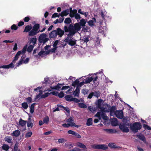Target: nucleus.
<instances>
[{
	"label": "nucleus",
	"mask_w": 151,
	"mask_h": 151,
	"mask_svg": "<svg viewBox=\"0 0 151 151\" xmlns=\"http://www.w3.org/2000/svg\"><path fill=\"white\" fill-rule=\"evenodd\" d=\"M120 129L124 132H129V129L128 127L124 124H120L119 125Z\"/></svg>",
	"instance_id": "8"
},
{
	"label": "nucleus",
	"mask_w": 151,
	"mask_h": 151,
	"mask_svg": "<svg viewBox=\"0 0 151 151\" xmlns=\"http://www.w3.org/2000/svg\"><path fill=\"white\" fill-rule=\"evenodd\" d=\"M39 41L40 42H43V44H44L48 40V38H39Z\"/></svg>",
	"instance_id": "36"
},
{
	"label": "nucleus",
	"mask_w": 151,
	"mask_h": 151,
	"mask_svg": "<svg viewBox=\"0 0 151 151\" xmlns=\"http://www.w3.org/2000/svg\"><path fill=\"white\" fill-rule=\"evenodd\" d=\"M60 16V14H58L57 13H55L52 15V18H54L56 17H59Z\"/></svg>",
	"instance_id": "52"
},
{
	"label": "nucleus",
	"mask_w": 151,
	"mask_h": 151,
	"mask_svg": "<svg viewBox=\"0 0 151 151\" xmlns=\"http://www.w3.org/2000/svg\"><path fill=\"white\" fill-rule=\"evenodd\" d=\"M33 124L32 122L31 119V118H29L27 121V126L28 127H30L32 128L33 126Z\"/></svg>",
	"instance_id": "25"
},
{
	"label": "nucleus",
	"mask_w": 151,
	"mask_h": 151,
	"mask_svg": "<svg viewBox=\"0 0 151 151\" xmlns=\"http://www.w3.org/2000/svg\"><path fill=\"white\" fill-rule=\"evenodd\" d=\"M40 28V24H35L33 26L32 29L29 32V35L33 36L37 35L40 32V30H39Z\"/></svg>",
	"instance_id": "1"
},
{
	"label": "nucleus",
	"mask_w": 151,
	"mask_h": 151,
	"mask_svg": "<svg viewBox=\"0 0 151 151\" xmlns=\"http://www.w3.org/2000/svg\"><path fill=\"white\" fill-rule=\"evenodd\" d=\"M92 148L96 149H101L105 150L107 149L108 147L107 145L104 144L96 145L95 144L92 146Z\"/></svg>",
	"instance_id": "6"
},
{
	"label": "nucleus",
	"mask_w": 151,
	"mask_h": 151,
	"mask_svg": "<svg viewBox=\"0 0 151 151\" xmlns=\"http://www.w3.org/2000/svg\"><path fill=\"white\" fill-rule=\"evenodd\" d=\"M22 107L24 109H27L28 107V105L26 102H24L22 103Z\"/></svg>",
	"instance_id": "43"
},
{
	"label": "nucleus",
	"mask_w": 151,
	"mask_h": 151,
	"mask_svg": "<svg viewBox=\"0 0 151 151\" xmlns=\"http://www.w3.org/2000/svg\"><path fill=\"white\" fill-rule=\"evenodd\" d=\"M114 114L119 119H122L123 117V114L122 111H116Z\"/></svg>",
	"instance_id": "9"
},
{
	"label": "nucleus",
	"mask_w": 151,
	"mask_h": 151,
	"mask_svg": "<svg viewBox=\"0 0 151 151\" xmlns=\"http://www.w3.org/2000/svg\"><path fill=\"white\" fill-rule=\"evenodd\" d=\"M73 98V97L70 95H67L65 97V100L69 101H72Z\"/></svg>",
	"instance_id": "27"
},
{
	"label": "nucleus",
	"mask_w": 151,
	"mask_h": 151,
	"mask_svg": "<svg viewBox=\"0 0 151 151\" xmlns=\"http://www.w3.org/2000/svg\"><path fill=\"white\" fill-rule=\"evenodd\" d=\"M32 134V132H27L25 134V137L28 138L31 137Z\"/></svg>",
	"instance_id": "49"
},
{
	"label": "nucleus",
	"mask_w": 151,
	"mask_h": 151,
	"mask_svg": "<svg viewBox=\"0 0 151 151\" xmlns=\"http://www.w3.org/2000/svg\"><path fill=\"white\" fill-rule=\"evenodd\" d=\"M32 28V25L30 24V25H27L25 26V28L23 31V32H29L31 30V29Z\"/></svg>",
	"instance_id": "16"
},
{
	"label": "nucleus",
	"mask_w": 151,
	"mask_h": 151,
	"mask_svg": "<svg viewBox=\"0 0 151 151\" xmlns=\"http://www.w3.org/2000/svg\"><path fill=\"white\" fill-rule=\"evenodd\" d=\"M88 90L83 89L82 91V92L84 95H85L88 92Z\"/></svg>",
	"instance_id": "62"
},
{
	"label": "nucleus",
	"mask_w": 151,
	"mask_h": 151,
	"mask_svg": "<svg viewBox=\"0 0 151 151\" xmlns=\"http://www.w3.org/2000/svg\"><path fill=\"white\" fill-rule=\"evenodd\" d=\"M27 48V45H26L24 46L22 50L21 51H20L21 52V54H23L24 55V54L26 52V50Z\"/></svg>",
	"instance_id": "44"
},
{
	"label": "nucleus",
	"mask_w": 151,
	"mask_h": 151,
	"mask_svg": "<svg viewBox=\"0 0 151 151\" xmlns=\"http://www.w3.org/2000/svg\"><path fill=\"white\" fill-rule=\"evenodd\" d=\"M95 116H97L100 120L101 119V117L105 120H107L108 119V117L106 116L105 113L102 111L98 112L96 114Z\"/></svg>",
	"instance_id": "5"
},
{
	"label": "nucleus",
	"mask_w": 151,
	"mask_h": 151,
	"mask_svg": "<svg viewBox=\"0 0 151 151\" xmlns=\"http://www.w3.org/2000/svg\"><path fill=\"white\" fill-rule=\"evenodd\" d=\"M20 134V131L19 130H16L14 131L13 132L12 134L11 135L16 137H18Z\"/></svg>",
	"instance_id": "20"
},
{
	"label": "nucleus",
	"mask_w": 151,
	"mask_h": 151,
	"mask_svg": "<svg viewBox=\"0 0 151 151\" xmlns=\"http://www.w3.org/2000/svg\"><path fill=\"white\" fill-rule=\"evenodd\" d=\"M74 121V119L71 117H70L68 119H67L66 120V121L67 122H68V123H69V122H73Z\"/></svg>",
	"instance_id": "55"
},
{
	"label": "nucleus",
	"mask_w": 151,
	"mask_h": 151,
	"mask_svg": "<svg viewBox=\"0 0 151 151\" xmlns=\"http://www.w3.org/2000/svg\"><path fill=\"white\" fill-rule=\"evenodd\" d=\"M65 146L66 147H68L69 149L71 147H73V145L70 143H66L65 144Z\"/></svg>",
	"instance_id": "57"
},
{
	"label": "nucleus",
	"mask_w": 151,
	"mask_h": 151,
	"mask_svg": "<svg viewBox=\"0 0 151 151\" xmlns=\"http://www.w3.org/2000/svg\"><path fill=\"white\" fill-rule=\"evenodd\" d=\"M58 96L60 98H62L64 96V93L62 91H61L59 93H58Z\"/></svg>",
	"instance_id": "56"
},
{
	"label": "nucleus",
	"mask_w": 151,
	"mask_h": 151,
	"mask_svg": "<svg viewBox=\"0 0 151 151\" xmlns=\"http://www.w3.org/2000/svg\"><path fill=\"white\" fill-rule=\"evenodd\" d=\"M49 38H55L57 35V30L52 31L49 35Z\"/></svg>",
	"instance_id": "12"
},
{
	"label": "nucleus",
	"mask_w": 151,
	"mask_h": 151,
	"mask_svg": "<svg viewBox=\"0 0 151 151\" xmlns=\"http://www.w3.org/2000/svg\"><path fill=\"white\" fill-rule=\"evenodd\" d=\"M74 30L77 32L81 29V26L78 23H76L74 25Z\"/></svg>",
	"instance_id": "15"
},
{
	"label": "nucleus",
	"mask_w": 151,
	"mask_h": 151,
	"mask_svg": "<svg viewBox=\"0 0 151 151\" xmlns=\"http://www.w3.org/2000/svg\"><path fill=\"white\" fill-rule=\"evenodd\" d=\"M57 35H58L60 37H61L64 33V31L60 28L57 29Z\"/></svg>",
	"instance_id": "11"
},
{
	"label": "nucleus",
	"mask_w": 151,
	"mask_h": 151,
	"mask_svg": "<svg viewBox=\"0 0 151 151\" xmlns=\"http://www.w3.org/2000/svg\"><path fill=\"white\" fill-rule=\"evenodd\" d=\"M85 83V81H82L80 83H79L78 85L77 86V87H78L79 88L80 87H81L83 86Z\"/></svg>",
	"instance_id": "60"
},
{
	"label": "nucleus",
	"mask_w": 151,
	"mask_h": 151,
	"mask_svg": "<svg viewBox=\"0 0 151 151\" xmlns=\"http://www.w3.org/2000/svg\"><path fill=\"white\" fill-rule=\"evenodd\" d=\"M57 48H56V47H53V48H51V49L50 50V52H55Z\"/></svg>",
	"instance_id": "63"
},
{
	"label": "nucleus",
	"mask_w": 151,
	"mask_h": 151,
	"mask_svg": "<svg viewBox=\"0 0 151 151\" xmlns=\"http://www.w3.org/2000/svg\"><path fill=\"white\" fill-rule=\"evenodd\" d=\"M30 20V18L29 16H27L25 17L24 19L23 20L25 22H28Z\"/></svg>",
	"instance_id": "54"
},
{
	"label": "nucleus",
	"mask_w": 151,
	"mask_h": 151,
	"mask_svg": "<svg viewBox=\"0 0 151 151\" xmlns=\"http://www.w3.org/2000/svg\"><path fill=\"white\" fill-rule=\"evenodd\" d=\"M69 124V127H76L77 128L79 127H80V125H76L75 124L72 122H69L68 123Z\"/></svg>",
	"instance_id": "30"
},
{
	"label": "nucleus",
	"mask_w": 151,
	"mask_h": 151,
	"mask_svg": "<svg viewBox=\"0 0 151 151\" xmlns=\"http://www.w3.org/2000/svg\"><path fill=\"white\" fill-rule=\"evenodd\" d=\"M81 42V44H83L84 43H87L88 42L89 40H88V38H83L82 39H80Z\"/></svg>",
	"instance_id": "42"
},
{
	"label": "nucleus",
	"mask_w": 151,
	"mask_h": 151,
	"mask_svg": "<svg viewBox=\"0 0 151 151\" xmlns=\"http://www.w3.org/2000/svg\"><path fill=\"white\" fill-rule=\"evenodd\" d=\"M104 130L108 134L115 133L116 132V131L112 129H104Z\"/></svg>",
	"instance_id": "17"
},
{
	"label": "nucleus",
	"mask_w": 151,
	"mask_h": 151,
	"mask_svg": "<svg viewBox=\"0 0 151 151\" xmlns=\"http://www.w3.org/2000/svg\"><path fill=\"white\" fill-rule=\"evenodd\" d=\"M26 123L27 121L23 120L21 119H20L19 124L20 126L24 127L26 125Z\"/></svg>",
	"instance_id": "24"
},
{
	"label": "nucleus",
	"mask_w": 151,
	"mask_h": 151,
	"mask_svg": "<svg viewBox=\"0 0 151 151\" xmlns=\"http://www.w3.org/2000/svg\"><path fill=\"white\" fill-rule=\"evenodd\" d=\"M78 105L79 107L83 109L86 108L87 107L85 104L82 103H78Z\"/></svg>",
	"instance_id": "29"
},
{
	"label": "nucleus",
	"mask_w": 151,
	"mask_h": 151,
	"mask_svg": "<svg viewBox=\"0 0 151 151\" xmlns=\"http://www.w3.org/2000/svg\"><path fill=\"white\" fill-rule=\"evenodd\" d=\"M60 44V42L59 41L57 40L55 41L54 42L53 46V47H56V48H57Z\"/></svg>",
	"instance_id": "37"
},
{
	"label": "nucleus",
	"mask_w": 151,
	"mask_h": 151,
	"mask_svg": "<svg viewBox=\"0 0 151 151\" xmlns=\"http://www.w3.org/2000/svg\"><path fill=\"white\" fill-rule=\"evenodd\" d=\"M86 24V22L85 19H81L79 22V24L81 26H85V24Z\"/></svg>",
	"instance_id": "28"
},
{
	"label": "nucleus",
	"mask_w": 151,
	"mask_h": 151,
	"mask_svg": "<svg viewBox=\"0 0 151 151\" xmlns=\"http://www.w3.org/2000/svg\"><path fill=\"white\" fill-rule=\"evenodd\" d=\"M2 148L4 150L7 151L9 149V147L6 144H4L2 146Z\"/></svg>",
	"instance_id": "38"
},
{
	"label": "nucleus",
	"mask_w": 151,
	"mask_h": 151,
	"mask_svg": "<svg viewBox=\"0 0 151 151\" xmlns=\"http://www.w3.org/2000/svg\"><path fill=\"white\" fill-rule=\"evenodd\" d=\"M35 103L32 104L29 107L30 108V112L31 114H33L34 110Z\"/></svg>",
	"instance_id": "32"
},
{
	"label": "nucleus",
	"mask_w": 151,
	"mask_h": 151,
	"mask_svg": "<svg viewBox=\"0 0 151 151\" xmlns=\"http://www.w3.org/2000/svg\"><path fill=\"white\" fill-rule=\"evenodd\" d=\"M89 29V27L85 26H84V27H83L82 29V31L84 32H87L88 31V30Z\"/></svg>",
	"instance_id": "48"
},
{
	"label": "nucleus",
	"mask_w": 151,
	"mask_h": 151,
	"mask_svg": "<svg viewBox=\"0 0 151 151\" xmlns=\"http://www.w3.org/2000/svg\"><path fill=\"white\" fill-rule=\"evenodd\" d=\"M71 20L70 18H66L64 21V23L65 24H69L71 22Z\"/></svg>",
	"instance_id": "40"
},
{
	"label": "nucleus",
	"mask_w": 151,
	"mask_h": 151,
	"mask_svg": "<svg viewBox=\"0 0 151 151\" xmlns=\"http://www.w3.org/2000/svg\"><path fill=\"white\" fill-rule=\"evenodd\" d=\"M111 124L113 126H116L118 124V122L116 118H113L111 119Z\"/></svg>",
	"instance_id": "13"
},
{
	"label": "nucleus",
	"mask_w": 151,
	"mask_h": 151,
	"mask_svg": "<svg viewBox=\"0 0 151 151\" xmlns=\"http://www.w3.org/2000/svg\"><path fill=\"white\" fill-rule=\"evenodd\" d=\"M5 140L8 143L12 142V138L11 137H6L5 138Z\"/></svg>",
	"instance_id": "34"
},
{
	"label": "nucleus",
	"mask_w": 151,
	"mask_h": 151,
	"mask_svg": "<svg viewBox=\"0 0 151 151\" xmlns=\"http://www.w3.org/2000/svg\"><path fill=\"white\" fill-rule=\"evenodd\" d=\"M142 126L139 122H135L130 125L131 130L134 132H137L141 129Z\"/></svg>",
	"instance_id": "3"
},
{
	"label": "nucleus",
	"mask_w": 151,
	"mask_h": 151,
	"mask_svg": "<svg viewBox=\"0 0 151 151\" xmlns=\"http://www.w3.org/2000/svg\"><path fill=\"white\" fill-rule=\"evenodd\" d=\"M92 20H90L88 22V24L91 27H92L94 24V23L96 22V20L95 18H93Z\"/></svg>",
	"instance_id": "18"
},
{
	"label": "nucleus",
	"mask_w": 151,
	"mask_h": 151,
	"mask_svg": "<svg viewBox=\"0 0 151 151\" xmlns=\"http://www.w3.org/2000/svg\"><path fill=\"white\" fill-rule=\"evenodd\" d=\"M18 27L15 24H13L11 27V29L12 30H17L18 29Z\"/></svg>",
	"instance_id": "47"
},
{
	"label": "nucleus",
	"mask_w": 151,
	"mask_h": 151,
	"mask_svg": "<svg viewBox=\"0 0 151 151\" xmlns=\"http://www.w3.org/2000/svg\"><path fill=\"white\" fill-rule=\"evenodd\" d=\"M92 118H89L87 120L86 124L87 126H90L92 124Z\"/></svg>",
	"instance_id": "31"
},
{
	"label": "nucleus",
	"mask_w": 151,
	"mask_h": 151,
	"mask_svg": "<svg viewBox=\"0 0 151 151\" xmlns=\"http://www.w3.org/2000/svg\"><path fill=\"white\" fill-rule=\"evenodd\" d=\"M36 38H31L30 42L31 45L29 46L27 49V51L28 52H30L32 50L34 47V45L36 43Z\"/></svg>",
	"instance_id": "4"
},
{
	"label": "nucleus",
	"mask_w": 151,
	"mask_h": 151,
	"mask_svg": "<svg viewBox=\"0 0 151 151\" xmlns=\"http://www.w3.org/2000/svg\"><path fill=\"white\" fill-rule=\"evenodd\" d=\"M93 96L96 97H98L100 96V93L99 91H95L94 92H93Z\"/></svg>",
	"instance_id": "51"
},
{
	"label": "nucleus",
	"mask_w": 151,
	"mask_h": 151,
	"mask_svg": "<svg viewBox=\"0 0 151 151\" xmlns=\"http://www.w3.org/2000/svg\"><path fill=\"white\" fill-rule=\"evenodd\" d=\"M49 121V118L48 116L45 117L43 119V123L46 124L48 123Z\"/></svg>",
	"instance_id": "33"
},
{
	"label": "nucleus",
	"mask_w": 151,
	"mask_h": 151,
	"mask_svg": "<svg viewBox=\"0 0 151 151\" xmlns=\"http://www.w3.org/2000/svg\"><path fill=\"white\" fill-rule=\"evenodd\" d=\"M70 151H82L81 150L78 148L75 147L70 150Z\"/></svg>",
	"instance_id": "64"
},
{
	"label": "nucleus",
	"mask_w": 151,
	"mask_h": 151,
	"mask_svg": "<svg viewBox=\"0 0 151 151\" xmlns=\"http://www.w3.org/2000/svg\"><path fill=\"white\" fill-rule=\"evenodd\" d=\"M47 35L45 33H42L41 34L38 38H46Z\"/></svg>",
	"instance_id": "61"
},
{
	"label": "nucleus",
	"mask_w": 151,
	"mask_h": 151,
	"mask_svg": "<svg viewBox=\"0 0 151 151\" xmlns=\"http://www.w3.org/2000/svg\"><path fill=\"white\" fill-rule=\"evenodd\" d=\"M75 19H81V17L80 14L78 13H76L74 16Z\"/></svg>",
	"instance_id": "58"
},
{
	"label": "nucleus",
	"mask_w": 151,
	"mask_h": 151,
	"mask_svg": "<svg viewBox=\"0 0 151 151\" xmlns=\"http://www.w3.org/2000/svg\"><path fill=\"white\" fill-rule=\"evenodd\" d=\"M45 53V51L43 50H41L39 53H38V55H34V56L35 57H37L38 56V55L39 56H43Z\"/></svg>",
	"instance_id": "39"
},
{
	"label": "nucleus",
	"mask_w": 151,
	"mask_h": 151,
	"mask_svg": "<svg viewBox=\"0 0 151 151\" xmlns=\"http://www.w3.org/2000/svg\"><path fill=\"white\" fill-rule=\"evenodd\" d=\"M93 80V78L92 77H88L85 79V82L86 83H90Z\"/></svg>",
	"instance_id": "35"
},
{
	"label": "nucleus",
	"mask_w": 151,
	"mask_h": 151,
	"mask_svg": "<svg viewBox=\"0 0 151 151\" xmlns=\"http://www.w3.org/2000/svg\"><path fill=\"white\" fill-rule=\"evenodd\" d=\"M116 108L115 106H113L109 109V111L110 113V114L111 116H113L114 115V113L116 112Z\"/></svg>",
	"instance_id": "22"
},
{
	"label": "nucleus",
	"mask_w": 151,
	"mask_h": 151,
	"mask_svg": "<svg viewBox=\"0 0 151 151\" xmlns=\"http://www.w3.org/2000/svg\"><path fill=\"white\" fill-rule=\"evenodd\" d=\"M102 102V99H99L98 101L97 106L99 108H101V105Z\"/></svg>",
	"instance_id": "50"
},
{
	"label": "nucleus",
	"mask_w": 151,
	"mask_h": 151,
	"mask_svg": "<svg viewBox=\"0 0 151 151\" xmlns=\"http://www.w3.org/2000/svg\"><path fill=\"white\" fill-rule=\"evenodd\" d=\"M65 41L71 46H73L76 43V41L74 38H65Z\"/></svg>",
	"instance_id": "7"
},
{
	"label": "nucleus",
	"mask_w": 151,
	"mask_h": 151,
	"mask_svg": "<svg viewBox=\"0 0 151 151\" xmlns=\"http://www.w3.org/2000/svg\"><path fill=\"white\" fill-rule=\"evenodd\" d=\"M137 136L143 142L145 141V138L143 135L142 134H137Z\"/></svg>",
	"instance_id": "23"
},
{
	"label": "nucleus",
	"mask_w": 151,
	"mask_h": 151,
	"mask_svg": "<svg viewBox=\"0 0 151 151\" xmlns=\"http://www.w3.org/2000/svg\"><path fill=\"white\" fill-rule=\"evenodd\" d=\"M39 91L40 93L39 95L37 96V98H38L39 97H40L41 98H44L48 96L50 94L49 93H48V92H47L45 93L44 94H42V92H41L40 91Z\"/></svg>",
	"instance_id": "10"
},
{
	"label": "nucleus",
	"mask_w": 151,
	"mask_h": 151,
	"mask_svg": "<svg viewBox=\"0 0 151 151\" xmlns=\"http://www.w3.org/2000/svg\"><path fill=\"white\" fill-rule=\"evenodd\" d=\"M143 127L145 129H147L148 130H151V128L149 126H148L147 125L144 124L143 125Z\"/></svg>",
	"instance_id": "59"
},
{
	"label": "nucleus",
	"mask_w": 151,
	"mask_h": 151,
	"mask_svg": "<svg viewBox=\"0 0 151 151\" xmlns=\"http://www.w3.org/2000/svg\"><path fill=\"white\" fill-rule=\"evenodd\" d=\"M108 146L109 147L113 148H116V145L113 143H109L108 145Z\"/></svg>",
	"instance_id": "41"
},
{
	"label": "nucleus",
	"mask_w": 151,
	"mask_h": 151,
	"mask_svg": "<svg viewBox=\"0 0 151 151\" xmlns=\"http://www.w3.org/2000/svg\"><path fill=\"white\" fill-rule=\"evenodd\" d=\"M59 143H63L66 142V140L64 138H60L58 139V140Z\"/></svg>",
	"instance_id": "53"
},
{
	"label": "nucleus",
	"mask_w": 151,
	"mask_h": 151,
	"mask_svg": "<svg viewBox=\"0 0 151 151\" xmlns=\"http://www.w3.org/2000/svg\"><path fill=\"white\" fill-rule=\"evenodd\" d=\"M88 109L90 111L93 112H94L96 110V109L95 107H94L92 106H89L88 107Z\"/></svg>",
	"instance_id": "46"
},
{
	"label": "nucleus",
	"mask_w": 151,
	"mask_h": 151,
	"mask_svg": "<svg viewBox=\"0 0 151 151\" xmlns=\"http://www.w3.org/2000/svg\"><path fill=\"white\" fill-rule=\"evenodd\" d=\"M21 54V52L20 51H19L17 54H16L14 59L12 61V62L9 65H4L2 67L3 68H13L14 67V66L13 65V64L19 58V56Z\"/></svg>",
	"instance_id": "2"
},
{
	"label": "nucleus",
	"mask_w": 151,
	"mask_h": 151,
	"mask_svg": "<svg viewBox=\"0 0 151 151\" xmlns=\"http://www.w3.org/2000/svg\"><path fill=\"white\" fill-rule=\"evenodd\" d=\"M79 80L78 79H76V81L73 82L72 83V85L75 87L76 85L77 86L79 84Z\"/></svg>",
	"instance_id": "45"
},
{
	"label": "nucleus",
	"mask_w": 151,
	"mask_h": 151,
	"mask_svg": "<svg viewBox=\"0 0 151 151\" xmlns=\"http://www.w3.org/2000/svg\"><path fill=\"white\" fill-rule=\"evenodd\" d=\"M69 14V9H66L65 10L61 12L60 15L61 17H63L64 16H66Z\"/></svg>",
	"instance_id": "14"
},
{
	"label": "nucleus",
	"mask_w": 151,
	"mask_h": 151,
	"mask_svg": "<svg viewBox=\"0 0 151 151\" xmlns=\"http://www.w3.org/2000/svg\"><path fill=\"white\" fill-rule=\"evenodd\" d=\"M76 146L81 148L83 149L86 148V146L85 145L79 142L76 143Z\"/></svg>",
	"instance_id": "26"
},
{
	"label": "nucleus",
	"mask_w": 151,
	"mask_h": 151,
	"mask_svg": "<svg viewBox=\"0 0 151 151\" xmlns=\"http://www.w3.org/2000/svg\"><path fill=\"white\" fill-rule=\"evenodd\" d=\"M68 34L67 35L68 36L67 38H68V37H72L73 35H74L77 32L74 30H70L69 31Z\"/></svg>",
	"instance_id": "19"
},
{
	"label": "nucleus",
	"mask_w": 151,
	"mask_h": 151,
	"mask_svg": "<svg viewBox=\"0 0 151 151\" xmlns=\"http://www.w3.org/2000/svg\"><path fill=\"white\" fill-rule=\"evenodd\" d=\"M80 93V89L78 87H77L75 90L74 91L73 94L75 96H78Z\"/></svg>",
	"instance_id": "21"
}]
</instances>
